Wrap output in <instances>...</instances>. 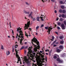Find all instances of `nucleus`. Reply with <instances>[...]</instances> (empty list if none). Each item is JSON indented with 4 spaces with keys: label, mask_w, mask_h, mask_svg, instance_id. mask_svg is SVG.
Listing matches in <instances>:
<instances>
[{
    "label": "nucleus",
    "mask_w": 66,
    "mask_h": 66,
    "mask_svg": "<svg viewBox=\"0 0 66 66\" xmlns=\"http://www.w3.org/2000/svg\"><path fill=\"white\" fill-rule=\"evenodd\" d=\"M17 58H18V61H21V59H20V57H17Z\"/></svg>",
    "instance_id": "obj_18"
},
{
    "label": "nucleus",
    "mask_w": 66,
    "mask_h": 66,
    "mask_svg": "<svg viewBox=\"0 0 66 66\" xmlns=\"http://www.w3.org/2000/svg\"><path fill=\"white\" fill-rule=\"evenodd\" d=\"M23 35H19L18 36V37L20 38H23V39H24V38L23 37H24Z\"/></svg>",
    "instance_id": "obj_10"
},
{
    "label": "nucleus",
    "mask_w": 66,
    "mask_h": 66,
    "mask_svg": "<svg viewBox=\"0 0 66 66\" xmlns=\"http://www.w3.org/2000/svg\"><path fill=\"white\" fill-rule=\"evenodd\" d=\"M24 61L26 63L27 65H30L31 61H29V60L28 59H26L24 60Z\"/></svg>",
    "instance_id": "obj_5"
},
{
    "label": "nucleus",
    "mask_w": 66,
    "mask_h": 66,
    "mask_svg": "<svg viewBox=\"0 0 66 66\" xmlns=\"http://www.w3.org/2000/svg\"><path fill=\"white\" fill-rule=\"evenodd\" d=\"M59 48L60 49H63V48H64V47L62 46V45H60L59 46Z\"/></svg>",
    "instance_id": "obj_13"
},
{
    "label": "nucleus",
    "mask_w": 66,
    "mask_h": 66,
    "mask_svg": "<svg viewBox=\"0 0 66 66\" xmlns=\"http://www.w3.org/2000/svg\"><path fill=\"white\" fill-rule=\"evenodd\" d=\"M27 42H26L24 43V44H25V45H26V44H27Z\"/></svg>",
    "instance_id": "obj_56"
},
{
    "label": "nucleus",
    "mask_w": 66,
    "mask_h": 66,
    "mask_svg": "<svg viewBox=\"0 0 66 66\" xmlns=\"http://www.w3.org/2000/svg\"><path fill=\"white\" fill-rule=\"evenodd\" d=\"M56 45H53L54 47H56Z\"/></svg>",
    "instance_id": "obj_59"
},
{
    "label": "nucleus",
    "mask_w": 66,
    "mask_h": 66,
    "mask_svg": "<svg viewBox=\"0 0 66 66\" xmlns=\"http://www.w3.org/2000/svg\"><path fill=\"white\" fill-rule=\"evenodd\" d=\"M55 33H56V34H57V35H58V32H55Z\"/></svg>",
    "instance_id": "obj_57"
},
{
    "label": "nucleus",
    "mask_w": 66,
    "mask_h": 66,
    "mask_svg": "<svg viewBox=\"0 0 66 66\" xmlns=\"http://www.w3.org/2000/svg\"><path fill=\"white\" fill-rule=\"evenodd\" d=\"M60 59L59 58H57L56 59V61H58V62H59L60 61Z\"/></svg>",
    "instance_id": "obj_33"
},
{
    "label": "nucleus",
    "mask_w": 66,
    "mask_h": 66,
    "mask_svg": "<svg viewBox=\"0 0 66 66\" xmlns=\"http://www.w3.org/2000/svg\"><path fill=\"white\" fill-rule=\"evenodd\" d=\"M52 39H54V36H52Z\"/></svg>",
    "instance_id": "obj_49"
},
{
    "label": "nucleus",
    "mask_w": 66,
    "mask_h": 66,
    "mask_svg": "<svg viewBox=\"0 0 66 66\" xmlns=\"http://www.w3.org/2000/svg\"><path fill=\"white\" fill-rule=\"evenodd\" d=\"M56 42V40L55 41H54V42H53V43L52 44L53 45V44H54V43H55V42Z\"/></svg>",
    "instance_id": "obj_30"
},
{
    "label": "nucleus",
    "mask_w": 66,
    "mask_h": 66,
    "mask_svg": "<svg viewBox=\"0 0 66 66\" xmlns=\"http://www.w3.org/2000/svg\"><path fill=\"white\" fill-rule=\"evenodd\" d=\"M60 20L61 21H63V18H60Z\"/></svg>",
    "instance_id": "obj_28"
},
{
    "label": "nucleus",
    "mask_w": 66,
    "mask_h": 66,
    "mask_svg": "<svg viewBox=\"0 0 66 66\" xmlns=\"http://www.w3.org/2000/svg\"><path fill=\"white\" fill-rule=\"evenodd\" d=\"M45 29H46V30H47V29H48V27H45Z\"/></svg>",
    "instance_id": "obj_43"
},
{
    "label": "nucleus",
    "mask_w": 66,
    "mask_h": 66,
    "mask_svg": "<svg viewBox=\"0 0 66 66\" xmlns=\"http://www.w3.org/2000/svg\"><path fill=\"white\" fill-rule=\"evenodd\" d=\"M51 27H52V26H51L48 28V32L50 33V31H51V30H52L53 28H51Z\"/></svg>",
    "instance_id": "obj_7"
},
{
    "label": "nucleus",
    "mask_w": 66,
    "mask_h": 66,
    "mask_svg": "<svg viewBox=\"0 0 66 66\" xmlns=\"http://www.w3.org/2000/svg\"><path fill=\"white\" fill-rule=\"evenodd\" d=\"M62 13H63L66 14V10H63L62 11Z\"/></svg>",
    "instance_id": "obj_12"
},
{
    "label": "nucleus",
    "mask_w": 66,
    "mask_h": 66,
    "mask_svg": "<svg viewBox=\"0 0 66 66\" xmlns=\"http://www.w3.org/2000/svg\"><path fill=\"white\" fill-rule=\"evenodd\" d=\"M63 37L62 36H60V39H63Z\"/></svg>",
    "instance_id": "obj_36"
},
{
    "label": "nucleus",
    "mask_w": 66,
    "mask_h": 66,
    "mask_svg": "<svg viewBox=\"0 0 66 66\" xmlns=\"http://www.w3.org/2000/svg\"><path fill=\"white\" fill-rule=\"evenodd\" d=\"M61 9H63L64 8V6L63 5H62L61 6Z\"/></svg>",
    "instance_id": "obj_25"
},
{
    "label": "nucleus",
    "mask_w": 66,
    "mask_h": 66,
    "mask_svg": "<svg viewBox=\"0 0 66 66\" xmlns=\"http://www.w3.org/2000/svg\"><path fill=\"white\" fill-rule=\"evenodd\" d=\"M60 27H61V28L62 30H65L66 29V27L64 26V24L62 23L61 25V26H60Z\"/></svg>",
    "instance_id": "obj_6"
},
{
    "label": "nucleus",
    "mask_w": 66,
    "mask_h": 66,
    "mask_svg": "<svg viewBox=\"0 0 66 66\" xmlns=\"http://www.w3.org/2000/svg\"><path fill=\"white\" fill-rule=\"evenodd\" d=\"M64 23L65 25H66V20L64 21Z\"/></svg>",
    "instance_id": "obj_35"
},
{
    "label": "nucleus",
    "mask_w": 66,
    "mask_h": 66,
    "mask_svg": "<svg viewBox=\"0 0 66 66\" xmlns=\"http://www.w3.org/2000/svg\"><path fill=\"white\" fill-rule=\"evenodd\" d=\"M60 44H63V43H64V42L61 41H60Z\"/></svg>",
    "instance_id": "obj_38"
},
{
    "label": "nucleus",
    "mask_w": 66,
    "mask_h": 66,
    "mask_svg": "<svg viewBox=\"0 0 66 66\" xmlns=\"http://www.w3.org/2000/svg\"><path fill=\"white\" fill-rule=\"evenodd\" d=\"M20 42H22V41L23 40V39H21L20 40Z\"/></svg>",
    "instance_id": "obj_46"
},
{
    "label": "nucleus",
    "mask_w": 66,
    "mask_h": 66,
    "mask_svg": "<svg viewBox=\"0 0 66 66\" xmlns=\"http://www.w3.org/2000/svg\"><path fill=\"white\" fill-rule=\"evenodd\" d=\"M54 12L55 13H57L56 11L55 10L54 11Z\"/></svg>",
    "instance_id": "obj_63"
},
{
    "label": "nucleus",
    "mask_w": 66,
    "mask_h": 66,
    "mask_svg": "<svg viewBox=\"0 0 66 66\" xmlns=\"http://www.w3.org/2000/svg\"><path fill=\"white\" fill-rule=\"evenodd\" d=\"M61 16H62V15L61 14H60L59 17H61Z\"/></svg>",
    "instance_id": "obj_48"
},
{
    "label": "nucleus",
    "mask_w": 66,
    "mask_h": 66,
    "mask_svg": "<svg viewBox=\"0 0 66 66\" xmlns=\"http://www.w3.org/2000/svg\"><path fill=\"white\" fill-rule=\"evenodd\" d=\"M31 43H32V44L33 45V38L31 40Z\"/></svg>",
    "instance_id": "obj_31"
},
{
    "label": "nucleus",
    "mask_w": 66,
    "mask_h": 66,
    "mask_svg": "<svg viewBox=\"0 0 66 66\" xmlns=\"http://www.w3.org/2000/svg\"><path fill=\"white\" fill-rule=\"evenodd\" d=\"M65 54H63L62 55V57H65Z\"/></svg>",
    "instance_id": "obj_39"
},
{
    "label": "nucleus",
    "mask_w": 66,
    "mask_h": 66,
    "mask_svg": "<svg viewBox=\"0 0 66 66\" xmlns=\"http://www.w3.org/2000/svg\"><path fill=\"white\" fill-rule=\"evenodd\" d=\"M60 3L61 4H65V3L63 2V1H60Z\"/></svg>",
    "instance_id": "obj_17"
},
{
    "label": "nucleus",
    "mask_w": 66,
    "mask_h": 66,
    "mask_svg": "<svg viewBox=\"0 0 66 66\" xmlns=\"http://www.w3.org/2000/svg\"><path fill=\"white\" fill-rule=\"evenodd\" d=\"M1 49L2 50H3V49H4V48H3V46L2 45L1 46Z\"/></svg>",
    "instance_id": "obj_24"
},
{
    "label": "nucleus",
    "mask_w": 66,
    "mask_h": 66,
    "mask_svg": "<svg viewBox=\"0 0 66 66\" xmlns=\"http://www.w3.org/2000/svg\"><path fill=\"white\" fill-rule=\"evenodd\" d=\"M59 18H57L56 19V21H57V20H59Z\"/></svg>",
    "instance_id": "obj_55"
},
{
    "label": "nucleus",
    "mask_w": 66,
    "mask_h": 66,
    "mask_svg": "<svg viewBox=\"0 0 66 66\" xmlns=\"http://www.w3.org/2000/svg\"><path fill=\"white\" fill-rule=\"evenodd\" d=\"M62 18H64V17H65V15L63 14H62Z\"/></svg>",
    "instance_id": "obj_23"
},
{
    "label": "nucleus",
    "mask_w": 66,
    "mask_h": 66,
    "mask_svg": "<svg viewBox=\"0 0 66 66\" xmlns=\"http://www.w3.org/2000/svg\"><path fill=\"white\" fill-rule=\"evenodd\" d=\"M33 42L35 43H36L38 45V46H37V45H35V44H34L33 45L34 47H35V48L34 49V51L36 52L37 51V49H39V48H40V46L39 45V42L37 40V38H36L35 37H34L33 38Z\"/></svg>",
    "instance_id": "obj_1"
},
{
    "label": "nucleus",
    "mask_w": 66,
    "mask_h": 66,
    "mask_svg": "<svg viewBox=\"0 0 66 66\" xmlns=\"http://www.w3.org/2000/svg\"><path fill=\"white\" fill-rule=\"evenodd\" d=\"M46 58L45 59V61L46 62L47 61V57L46 56Z\"/></svg>",
    "instance_id": "obj_58"
},
{
    "label": "nucleus",
    "mask_w": 66,
    "mask_h": 66,
    "mask_svg": "<svg viewBox=\"0 0 66 66\" xmlns=\"http://www.w3.org/2000/svg\"><path fill=\"white\" fill-rule=\"evenodd\" d=\"M57 24L58 26H60V25H61V23L60 22H58L57 23Z\"/></svg>",
    "instance_id": "obj_19"
},
{
    "label": "nucleus",
    "mask_w": 66,
    "mask_h": 66,
    "mask_svg": "<svg viewBox=\"0 0 66 66\" xmlns=\"http://www.w3.org/2000/svg\"><path fill=\"white\" fill-rule=\"evenodd\" d=\"M29 30H30L31 32H32V29L31 28H29Z\"/></svg>",
    "instance_id": "obj_44"
},
{
    "label": "nucleus",
    "mask_w": 66,
    "mask_h": 66,
    "mask_svg": "<svg viewBox=\"0 0 66 66\" xmlns=\"http://www.w3.org/2000/svg\"><path fill=\"white\" fill-rule=\"evenodd\" d=\"M59 12L60 13H62V10L61 9H60L59 10Z\"/></svg>",
    "instance_id": "obj_32"
},
{
    "label": "nucleus",
    "mask_w": 66,
    "mask_h": 66,
    "mask_svg": "<svg viewBox=\"0 0 66 66\" xmlns=\"http://www.w3.org/2000/svg\"><path fill=\"white\" fill-rule=\"evenodd\" d=\"M20 44H21V45H22V42H21V41L20 42Z\"/></svg>",
    "instance_id": "obj_61"
},
{
    "label": "nucleus",
    "mask_w": 66,
    "mask_h": 66,
    "mask_svg": "<svg viewBox=\"0 0 66 66\" xmlns=\"http://www.w3.org/2000/svg\"><path fill=\"white\" fill-rule=\"evenodd\" d=\"M24 48V46H22L21 47V48L20 49V50H22V49H23V48Z\"/></svg>",
    "instance_id": "obj_27"
},
{
    "label": "nucleus",
    "mask_w": 66,
    "mask_h": 66,
    "mask_svg": "<svg viewBox=\"0 0 66 66\" xmlns=\"http://www.w3.org/2000/svg\"><path fill=\"white\" fill-rule=\"evenodd\" d=\"M6 53L7 55H9L10 54V51H8L7 52H6Z\"/></svg>",
    "instance_id": "obj_16"
},
{
    "label": "nucleus",
    "mask_w": 66,
    "mask_h": 66,
    "mask_svg": "<svg viewBox=\"0 0 66 66\" xmlns=\"http://www.w3.org/2000/svg\"><path fill=\"white\" fill-rule=\"evenodd\" d=\"M32 48V47H29V48L28 49V50H29L27 54V55L28 56L29 58H30L29 57H31L32 58V61L33 62V54H31V53L32 52V51L31 50V49Z\"/></svg>",
    "instance_id": "obj_2"
},
{
    "label": "nucleus",
    "mask_w": 66,
    "mask_h": 66,
    "mask_svg": "<svg viewBox=\"0 0 66 66\" xmlns=\"http://www.w3.org/2000/svg\"><path fill=\"white\" fill-rule=\"evenodd\" d=\"M16 35H17V36L16 37V38H17V37L18 36H18H19L18 34H16Z\"/></svg>",
    "instance_id": "obj_42"
},
{
    "label": "nucleus",
    "mask_w": 66,
    "mask_h": 66,
    "mask_svg": "<svg viewBox=\"0 0 66 66\" xmlns=\"http://www.w3.org/2000/svg\"><path fill=\"white\" fill-rule=\"evenodd\" d=\"M55 0H51V1H52V2H54Z\"/></svg>",
    "instance_id": "obj_47"
},
{
    "label": "nucleus",
    "mask_w": 66,
    "mask_h": 66,
    "mask_svg": "<svg viewBox=\"0 0 66 66\" xmlns=\"http://www.w3.org/2000/svg\"><path fill=\"white\" fill-rule=\"evenodd\" d=\"M35 54H36L35 53H34H34H33V54H34V55H33L34 57V56H35Z\"/></svg>",
    "instance_id": "obj_51"
},
{
    "label": "nucleus",
    "mask_w": 66,
    "mask_h": 66,
    "mask_svg": "<svg viewBox=\"0 0 66 66\" xmlns=\"http://www.w3.org/2000/svg\"><path fill=\"white\" fill-rule=\"evenodd\" d=\"M26 34V33L25 34V36H27V38H28V35H27Z\"/></svg>",
    "instance_id": "obj_41"
},
{
    "label": "nucleus",
    "mask_w": 66,
    "mask_h": 66,
    "mask_svg": "<svg viewBox=\"0 0 66 66\" xmlns=\"http://www.w3.org/2000/svg\"><path fill=\"white\" fill-rule=\"evenodd\" d=\"M21 30V28H20V27H19V28H18V29H17V31L18 32V31H19V30Z\"/></svg>",
    "instance_id": "obj_14"
},
{
    "label": "nucleus",
    "mask_w": 66,
    "mask_h": 66,
    "mask_svg": "<svg viewBox=\"0 0 66 66\" xmlns=\"http://www.w3.org/2000/svg\"><path fill=\"white\" fill-rule=\"evenodd\" d=\"M59 63H63V61H62L61 60H60V61H59Z\"/></svg>",
    "instance_id": "obj_22"
},
{
    "label": "nucleus",
    "mask_w": 66,
    "mask_h": 66,
    "mask_svg": "<svg viewBox=\"0 0 66 66\" xmlns=\"http://www.w3.org/2000/svg\"><path fill=\"white\" fill-rule=\"evenodd\" d=\"M39 27L38 26H37L36 27V30L37 31V29H38L39 28Z\"/></svg>",
    "instance_id": "obj_34"
},
{
    "label": "nucleus",
    "mask_w": 66,
    "mask_h": 66,
    "mask_svg": "<svg viewBox=\"0 0 66 66\" xmlns=\"http://www.w3.org/2000/svg\"><path fill=\"white\" fill-rule=\"evenodd\" d=\"M16 56H18L17 57H19V55L18 54H16Z\"/></svg>",
    "instance_id": "obj_50"
},
{
    "label": "nucleus",
    "mask_w": 66,
    "mask_h": 66,
    "mask_svg": "<svg viewBox=\"0 0 66 66\" xmlns=\"http://www.w3.org/2000/svg\"><path fill=\"white\" fill-rule=\"evenodd\" d=\"M12 32L13 34L14 35V31H13V30H12Z\"/></svg>",
    "instance_id": "obj_52"
},
{
    "label": "nucleus",
    "mask_w": 66,
    "mask_h": 66,
    "mask_svg": "<svg viewBox=\"0 0 66 66\" xmlns=\"http://www.w3.org/2000/svg\"><path fill=\"white\" fill-rule=\"evenodd\" d=\"M18 45H15L14 46L15 48V49L17 48V47H18Z\"/></svg>",
    "instance_id": "obj_21"
},
{
    "label": "nucleus",
    "mask_w": 66,
    "mask_h": 66,
    "mask_svg": "<svg viewBox=\"0 0 66 66\" xmlns=\"http://www.w3.org/2000/svg\"><path fill=\"white\" fill-rule=\"evenodd\" d=\"M9 23L10 24V28H12V27H11V22H10Z\"/></svg>",
    "instance_id": "obj_54"
},
{
    "label": "nucleus",
    "mask_w": 66,
    "mask_h": 66,
    "mask_svg": "<svg viewBox=\"0 0 66 66\" xmlns=\"http://www.w3.org/2000/svg\"><path fill=\"white\" fill-rule=\"evenodd\" d=\"M32 13H33L32 12H30V14L29 16V17H30L31 18H33V17H32V15H33V14Z\"/></svg>",
    "instance_id": "obj_8"
},
{
    "label": "nucleus",
    "mask_w": 66,
    "mask_h": 66,
    "mask_svg": "<svg viewBox=\"0 0 66 66\" xmlns=\"http://www.w3.org/2000/svg\"><path fill=\"white\" fill-rule=\"evenodd\" d=\"M63 1L64 2V3H65V2H66V0H63Z\"/></svg>",
    "instance_id": "obj_53"
},
{
    "label": "nucleus",
    "mask_w": 66,
    "mask_h": 66,
    "mask_svg": "<svg viewBox=\"0 0 66 66\" xmlns=\"http://www.w3.org/2000/svg\"><path fill=\"white\" fill-rule=\"evenodd\" d=\"M57 29H58V30H60V29H61L60 27H59V26H58L57 27Z\"/></svg>",
    "instance_id": "obj_37"
},
{
    "label": "nucleus",
    "mask_w": 66,
    "mask_h": 66,
    "mask_svg": "<svg viewBox=\"0 0 66 66\" xmlns=\"http://www.w3.org/2000/svg\"><path fill=\"white\" fill-rule=\"evenodd\" d=\"M22 32V30L19 31V32L20 34L19 35H23V34H22L23 33Z\"/></svg>",
    "instance_id": "obj_9"
},
{
    "label": "nucleus",
    "mask_w": 66,
    "mask_h": 66,
    "mask_svg": "<svg viewBox=\"0 0 66 66\" xmlns=\"http://www.w3.org/2000/svg\"><path fill=\"white\" fill-rule=\"evenodd\" d=\"M25 49H27V48H28V46H27L25 48Z\"/></svg>",
    "instance_id": "obj_62"
},
{
    "label": "nucleus",
    "mask_w": 66,
    "mask_h": 66,
    "mask_svg": "<svg viewBox=\"0 0 66 66\" xmlns=\"http://www.w3.org/2000/svg\"><path fill=\"white\" fill-rule=\"evenodd\" d=\"M25 14H29L30 13L29 12H27L25 11Z\"/></svg>",
    "instance_id": "obj_20"
},
{
    "label": "nucleus",
    "mask_w": 66,
    "mask_h": 66,
    "mask_svg": "<svg viewBox=\"0 0 66 66\" xmlns=\"http://www.w3.org/2000/svg\"><path fill=\"white\" fill-rule=\"evenodd\" d=\"M43 26H44V25L43 24L41 26V27H43Z\"/></svg>",
    "instance_id": "obj_60"
},
{
    "label": "nucleus",
    "mask_w": 66,
    "mask_h": 66,
    "mask_svg": "<svg viewBox=\"0 0 66 66\" xmlns=\"http://www.w3.org/2000/svg\"><path fill=\"white\" fill-rule=\"evenodd\" d=\"M30 21L28 22L27 24H25V26L24 27V30H26V29H28V28H29V27H30Z\"/></svg>",
    "instance_id": "obj_4"
},
{
    "label": "nucleus",
    "mask_w": 66,
    "mask_h": 66,
    "mask_svg": "<svg viewBox=\"0 0 66 66\" xmlns=\"http://www.w3.org/2000/svg\"><path fill=\"white\" fill-rule=\"evenodd\" d=\"M54 59H55L57 58V57L56 56H54L53 57Z\"/></svg>",
    "instance_id": "obj_29"
},
{
    "label": "nucleus",
    "mask_w": 66,
    "mask_h": 66,
    "mask_svg": "<svg viewBox=\"0 0 66 66\" xmlns=\"http://www.w3.org/2000/svg\"><path fill=\"white\" fill-rule=\"evenodd\" d=\"M61 51L59 49H57L56 50V52H57L60 53Z\"/></svg>",
    "instance_id": "obj_11"
},
{
    "label": "nucleus",
    "mask_w": 66,
    "mask_h": 66,
    "mask_svg": "<svg viewBox=\"0 0 66 66\" xmlns=\"http://www.w3.org/2000/svg\"><path fill=\"white\" fill-rule=\"evenodd\" d=\"M39 18H40V17H37V21H40V20H39Z\"/></svg>",
    "instance_id": "obj_15"
},
{
    "label": "nucleus",
    "mask_w": 66,
    "mask_h": 66,
    "mask_svg": "<svg viewBox=\"0 0 66 66\" xmlns=\"http://www.w3.org/2000/svg\"><path fill=\"white\" fill-rule=\"evenodd\" d=\"M33 65H34V66H37V65H35L34 64H33Z\"/></svg>",
    "instance_id": "obj_64"
},
{
    "label": "nucleus",
    "mask_w": 66,
    "mask_h": 66,
    "mask_svg": "<svg viewBox=\"0 0 66 66\" xmlns=\"http://www.w3.org/2000/svg\"><path fill=\"white\" fill-rule=\"evenodd\" d=\"M43 17H41V16L40 17V18H41V20L42 21H44V19H43Z\"/></svg>",
    "instance_id": "obj_26"
},
{
    "label": "nucleus",
    "mask_w": 66,
    "mask_h": 66,
    "mask_svg": "<svg viewBox=\"0 0 66 66\" xmlns=\"http://www.w3.org/2000/svg\"><path fill=\"white\" fill-rule=\"evenodd\" d=\"M26 4H27V5H29V4L28 3L26 2Z\"/></svg>",
    "instance_id": "obj_45"
},
{
    "label": "nucleus",
    "mask_w": 66,
    "mask_h": 66,
    "mask_svg": "<svg viewBox=\"0 0 66 66\" xmlns=\"http://www.w3.org/2000/svg\"><path fill=\"white\" fill-rule=\"evenodd\" d=\"M16 56H17V54H18V51H16Z\"/></svg>",
    "instance_id": "obj_40"
},
{
    "label": "nucleus",
    "mask_w": 66,
    "mask_h": 66,
    "mask_svg": "<svg viewBox=\"0 0 66 66\" xmlns=\"http://www.w3.org/2000/svg\"><path fill=\"white\" fill-rule=\"evenodd\" d=\"M42 60L43 61H42L40 60V59L39 58L37 60V61L38 63V65L39 66H42V62H44V60H45V59L43 58L42 59Z\"/></svg>",
    "instance_id": "obj_3"
}]
</instances>
